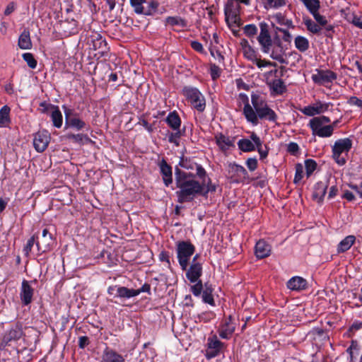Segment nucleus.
Segmentation results:
<instances>
[{
  "mask_svg": "<svg viewBox=\"0 0 362 362\" xmlns=\"http://www.w3.org/2000/svg\"><path fill=\"white\" fill-rule=\"evenodd\" d=\"M10 111L11 109L8 105H4L0 109V127H7L11 122Z\"/></svg>",
  "mask_w": 362,
  "mask_h": 362,
  "instance_id": "obj_36",
  "label": "nucleus"
},
{
  "mask_svg": "<svg viewBox=\"0 0 362 362\" xmlns=\"http://www.w3.org/2000/svg\"><path fill=\"white\" fill-rule=\"evenodd\" d=\"M286 86L281 78L273 80V95H281L286 91Z\"/></svg>",
  "mask_w": 362,
  "mask_h": 362,
  "instance_id": "obj_38",
  "label": "nucleus"
},
{
  "mask_svg": "<svg viewBox=\"0 0 362 362\" xmlns=\"http://www.w3.org/2000/svg\"><path fill=\"white\" fill-rule=\"evenodd\" d=\"M23 335L22 327L18 324L15 325L0 339V349H4L7 346H11L13 343L18 341Z\"/></svg>",
  "mask_w": 362,
  "mask_h": 362,
  "instance_id": "obj_11",
  "label": "nucleus"
},
{
  "mask_svg": "<svg viewBox=\"0 0 362 362\" xmlns=\"http://www.w3.org/2000/svg\"><path fill=\"white\" fill-rule=\"evenodd\" d=\"M312 15L320 26H325L327 25V21L326 18L324 16L320 15L318 11H316V13H314Z\"/></svg>",
  "mask_w": 362,
  "mask_h": 362,
  "instance_id": "obj_59",
  "label": "nucleus"
},
{
  "mask_svg": "<svg viewBox=\"0 0 362 362\" xmlns=\"http://www.w3.org/2000/svg\"><path fill=\"white\" fill-rule=\"evenodd\" d=\"M173 132L168 131V141L170 144H173L176 146H180V139L184 134L185 130L181 131L180 129L178 130H173Z\"/></svg>",
  "mask_w": 362,
  "mask_h": 362,
  "instance_id": "obj_35",
  "label": "nucleus"
},
{
  "mask_svg": "<svg viewBox=\"0 0 362 362\" xmlns=\"http://www.w3.org/2000/svg\"><path fill=\"white\" fill-rule=\"evenodd\" d=\"M93 48L95 50H99L98 53L103 55L107 50V44L106 40L98 33H93L91 36Z\"/></svg>",
  "mask_w": 362,
  "mask_h": 362,
  "instance_id": "obj_25",
  "label": "nucleus"
},
{
  "mask_svg": "<svg viewBox=\"0 0 362 362\" xmlns=\"http://www.w3.org/2000/svg\"><path fill=\"white\" fill-rule=\"evenodd\" d=\"M165 23L171 26H180L185 28L187 26V21L180 16H168L165 18Z\"/></svg>",
  "mask_w": 362,
  "mask_h": 362,
  "instance_id": "obj_40",
  "label": "nucleus"
},
{
  "mask_svg": "<svg viewBox=\"0 0 362 362\" xmlns=\"http://www.w3.org/2000/svg\"><path fill=\"white\" fill-rule=\"evenodd\" d=\"M304 24L308 30L313 34H319L321 30L320 26L309 18H304Z\"/></svg>",
  "mask_w": 362,
  "mask_h": 362,
  "instance_id": "obj_43",
  "label": "nucleus"
},
{
  "mask_svg": "<svg viewBox=\"0 0 362 362\" xmlns=\"http://www.w3.org/2000/svg\"><path fill=\"white\" fill-rule=\"evenodd\" d=\"M347 103L351 106H356L360 109H362V100L358 98L356 96L350 97Z\"/></svg>",
  "mask_w": 362,
  "mask_h": 362,
  "instance_id": "obj_62",
  "label": "nucleus"
},
{
  "mask_svg": "<svg viewBox=\"0 0 362 362\" xmlns=\"http://www.w3.org/2000/svg\"><path fill=\"white\" fill-rule=\"evenodd\" d=\"M236 320L231 315L225 318L218 329L219 336L222 339H228L235 332Z\"/></svg>",
  "mask_w": 362,
  "mask_h": 362,
  "instance_id": "obj_18",
  "label": "nucleus"
},
{
  "mask_svg": "<svg viewBox=\"0 0 362 362\" xmlns=\"http://www.w3.org/2000/svg\"><path fill=\"white\" fill-rule=\"evenodd\" d=\"M308 286L307 281L300 276L292 277L287 282V287L292 291L305 290Z\"/></svg>",
  "mask_w": 362,
  "mask_h": 362,
  "instance_id": "obj_26",
  "label": "nucleus"
},
{
  "mask_svg": "<svg viewBox=\"0 0 362 362\" xmlns=\"http://www.w3.org/2000/svg\"><path fill=\"white\" fill-rule=\"evenodd\" d=\"M50 116L54 127L60 128L62 126L63 117L58 106L56 105L55 107L52 110Z\"/></svg>",
  "mask_w": 362,
  "mask_h": 362,
  "instance_id": "obj_34",
  "label": "nucleus"
},
{
  "mask_svg": "<svg viewBox=\"0 0 362 362\" xmlns=\"http://www.w3.org/2000/svg\"><path fill=\"white\" fill-rule=\"evenodd\" d=\"M158 165L165 186L169 187L173 182L172 167L164 158L158 162Z\"/></svg>",
  "mask_w": 362,
  "mask_h": 362,
  "instance_id": "obj_19",
  "label": "nucleus"
},
{
  "mask_svg": "<svg viewBox=\"0 0 362 362\" xmlns=\"http://www.w3.org/2000/svg\"><path fill=\"white\" fill-rule=\"evenodd\" d=\"M328 107V103H322L320 101H319L313 105L305 107L301 110V112L305 115L314 116L315 115H319L327 111Z\"/></svg>",
  "mask_w": 362,
  "mask_h": 362,
  "instance_id": "obj_23",
  "label": "nucleus"
},
{
  "mask_svg": "<svg viewBox=\"0 0 362 362\" xmlns=\"http://www.w3.org/2000/svg\"><path fill=\"white\" fill-rule=\"evenodd\" d=\"M203 263L200 261V255L196 254L187 267L186 277L191 283H195L199 280L203 272Z\"/></svg>",
  "mask_w": 362,
  "mask_h": 362,
  "instance_id": "obj_9",
  "label": "nucleus"
},
{
  "mask_svg": "<svg viewBox=\"0 0 362 362\" xmlns=\"http://www.w3.org/2000/svg\"><path fill=\"white\" fill-rule=\"evenodd\" d=\"M238 103L239 107L242 105H244L243 107V115H245L247 122L252 123V124H257L256 116L255 115V111L253 107L250 105L249 103V98L247 95L245 93H240L238 96Z\"/></svg>",
  "mask_w": 362,
  "mask_h": 362,
  "instance_id": "obj_14",
  "label": "nucleus"
},
{
  "mask_svg": "<svg viewBox=\"0 0 362 362\" xmlns=\"http://www.w3.org/2000/svg\"><path fill=\"white\" fill-rule=\"evenodd\" d=\"M33 294L34 289L30 285V282L24 279L22 281L20 291V298L22 303L24 305L30 304L33 300Z\"/></svg>",
  "mask_w": 362,
  "mask_h": 362,
  "instance_id": "obj_21",
  "label": "nucleus"
},
{
  "mask_svg": "<svg viewBox=\"0 0 362 362\" xmlns=\"http://www.w3.org/2000/svg\"><path fill=\"white\" fill-rule=\"evenodd\" d=\"M330 122V119L326 116L316 117L310 119L309 125L313 134L320 137H329L333 133V125H325Z\"/></svg>",
  "mask_w": 362,
  "mask_h": 362,
  "instance_id": "obj_5",
  "label": "nucleus"
},
{
  "mask_svg": "<svg viewBox=\"0 0 362 362\" xmlns=\"http://www.w3.org/2000/svg\"><path fill=\"white\" fill-rule=\"evenodd\" d=\"M67 124L69 127L74 128L78 131L86 127V122L81 119L76 114H74V116L71 119H69Z\"/></svg>",
  "mask_w": 362,
  "mask_h": 362,
  "instance_id": "obj_37",
  "label": "nucleus"
},
{
  "mask_svg": "<svg viewBox=\"0 0 362 362\" xmlns=\"http://www.w3.org/2000/svg\"><path fill=\"white\" fill-rule=\"evenodd\" d=\"M275 18L278 23L286 25L288 28L292 27V21L286 18L285 16L281 13L275 14Z\"/></svg>",
  "mask_w": 362,
  "mask_h": 362,
  "instance_id": "obj_53",
  "label": "nucleus"
},
{
  "mask_svg": "<svg viewBox=\"0 0 362 362\" xmlns=\"http://www.w3.org/2000/svg\"><path fill=\"white\" fill-rule=\"evenodd\" d=\"M179 165L186 170H196L197 173L195 175V177H198L200 179H204L206 177V171L205 169L200 165L195 163L190 158H185L182 157L179 162Z\"/></svg>",
  "mask_w": 362,
  "mask_h": 362,
  "instance_id": "obj_17",
  "label": "nucleus"
},
{
  "mask_svg": "<svg viewBox=\"0 0 362 362\" xmlns=\"http://www.w3.org/2000/svg\"><path fill=\"white\" fill-rule=\"evenodd\" d=\"M182 93L193 108L199 112L204 111L206 100L198 88L192 86H185L182 88Z\"/></svg>",
  "mask_w": 362,
  "mask_h": 362,
  "instance_id": "obj_3",
  "label": "nucleus"
},
{
  "mask_svg": "<svg viewBox=\"0 0 362 362\" xmlns=\"http://www.w3.org/2000/svg\"><path fill=\"white\" fill-rule=\"evenodd\" d=\"M221 73V69L215 64L210 65V74L213 80L218 78Z\"/></svg>",
  "mask_w": 362,
  "mask_h": 362,
  "instance_id": "obj_57",
  "label": "nucleus"
},
{
  "mask_svg": "<svg viewBox=\"0 0 362 362\" xmlns=\"http://www.w3.org/2000/svg\"><path fill=\"white\" fill-rule=\"evenodd\" d=\"M190 45H191L192 48L194 50L197 51V52L202 53H202H205L204 49L203 47V45L199 42H198V41H192Z\"/></svg>",
  "mask_w": 362,
  "mask_h": 362,
  "instance_id": "obj_64",
  "label": "nucleus"
},
{
  "mask_svg": "<svg viewBox=\"0 0 362 362\" xmlns=\"http://www.w3.org/2000/svg\"><path fill=\"white\" fill-rule=\"evenodd\" d=\"M244 33L249 37L255 36L257 33V28L254 24L246 25L244 28Z\"/></svg>",
  "mask_w": 362,
  "mask_h": 362,
  "instance_id": "obj_52",
  "label": "nucleus"
},
{
  "mask_svg": "<svg viewBox=\"0 0 362 362\" xmlns=\"http://www.w3.org/2000/svg\"><path fill=\"white\" fill-rule=\"evenodd\" d=\"M18 47L22 49H30L32 47V42L30 36V32L24 30L18 37Z\"/></svg>",
  "mask_w": 362,
  "mask_h": 362,
  "instance_id": "obj_30",
  "label": "nucleus"
},
{
  "mask_svg": "<svg viewBox=\"0 0 362 362\" xmlns=\"http://www.w3.org/2000/svg\"><path fill=\"white\" fill-rule=\"evenodd\" d=\"M356 241V237L350 235L344 238L337 246V253H343L351 248Z\"/></svg>",
  "mask_w": 362,
  "mask_h": 362,
  "instance_id": "obj_31",
  "label": "nucleus"
},
{
  "mask_svg": "<svg viewBox=\"0 0 362 362\" xmlns=\"http://www.w3.org/2000/svg\"><path fill=\"white\" fill-rule=\"evenodd\" d=\"M138 296V292L135 291V289L128 288L125 286H119L117 288V293H115V297L121 299H129L132 297Z\"/></svg>",
  "mask_w": 362,
  "mask_h": 362,
  "instance_id": "obj_32",
  "label": "nucleus"
},
{
  "mask_svg": "<svg viewBox=\"0 0 362 362\" xmlns=\"http://www.w3.org/2000/svg\"><path fill=\"white\" fill-rule=\"evenodd\" d=\"M67 138L72 142L78 144H83L90 141V138L87 135L83 134H69L67 135Z\"/></svg>",
  "mask_w": 362,
  "mask_h": 362,
  "instance_id": "obj_41",
  "label": "nucleus"
},
{
  "mask_svg": "<svg viewBox=\"0 0 362 362\" xmlns=\"http://www.w3.org/2000/svg\"><path fill=\"white\" fill-rule=\"evenodd\" d=\"M327 185L324 182H318L314 186L313 198L318 202H321L326 194Z\"/></svg>",
  "mask_w": 362,
  "mask_h": 362,
  "instance_id": "obj_29",
  "label": "nucleus"
},
{
  "mask_svg": "<svg viewBox=\"0 0 362 362\" xmlns=\"http://www.w3.org/2000/svg\"><path fill=\"white\" fill-rule=\"evenodd\" d=\"M226 348V344L218 339L216 335L209 337L207 339V348L206 350V358L211 359L223 354Z\"/></svg>",
  "mask_w": 362,
  "mask_h": 362,
  "instance_id": "obj_13",
  "label": "nucleus"
},
{
  "mask_svg": "<svg viewBox=\"0 0 362 362\" xmlns=\"http://www.w3.org/2000/svg\"><path fill=\"white\" fill-rule=\"evenodd\" d=\"M303 3L305 6L309 11V12L313 14L318 11L320 8V0H300Z\"/></svg>",
  "mask_w": 362,
  "mask_h": 362,
  "instance_id": "obj_39",
  "label": "nucleus"
},
{
  "mask_svg": "<svg viewBox=\"0 0 362 362\" xmlns=\"http://www.w3.org/2000/svg\"><path fill=\"white\" fill-rule=\"evenodd\" d=\"M145 0H130L131 5L134 8V11L138 14L144 13L143 3Z\"/></svg>",
  "mask_w": 362,
  "mask_h": 362,
  "instance_id": "obj_55",
  "label": "nucleus"
},
{
  "mask_svg": "<svg viewBox=\"0 0 362 362\" xmlns=\"http://www.w3.org/2000/svg\"><path fill=\"white\" fill-rule=\"evenodd\" d=\"M240 0H228L224 8L226 21L228 25L237 24L240 21Z\"/></svg>",
  "mask_w": 362,
  "mask_h": 362,
  "instance_id": "obj_12",
  "label": "nucleus"
},
{
  "mask_svg": "<svg viewBox=\"0 0 362 362\" xmlns=\"http://www.w3.org/2000/svg\"><path fill=\"white\" fill-rule=\"evenodd\" d=\"M195 252V247L190 241L176 243L177 258L182 270H186L191 257Z\"/></svg>",
  "mask_w": 362,
  "mask_h": 362,
  "instance_id": "obj_4",
  "label": "nucleus"
},
{
  "mask_svg": "<svg viewBox=\"0 0 362 362\" xmlns=\"http://www.w3.org/2000/svg\"><path fill=\"white\" fill-rule=\"evenodd\" d=\"M291 38V35L286 29L276 28L275 35L273 37V59L277 60L281 64H287L281 39L289 42Z\"/></svg>",
  "mask_w": 362,
  "mask_h": 362,
  "instance_id": "obj_2",
  "label": "nucleus"
},
{
  "mask_svg": "<svg viewBox=\"0 0 362 362\" xmlns=\"http://www.w3.org/2000/svg\"><path fill=\"white\" fill-rule=\"evenodd\" d=\"M158 259L160 262H165L168 264V267L170 268V255L168 252L165 250L161 251L158 255Z\"/></svg>",
  "mask_w": 362,
  "mask_h": 362,
  "instance_id": "obj_60",
  "label": "nucleus"
},
{
  "mask_svg": "<svg viewBox=\"0 0 362 362\" xmlns=\"http://www.w3.org/2000/svg\"><path fill=\"white\" fill-rule=\"evenodd\" d=\"M251 103L253 106L257 124L258 119H262L269 115L271 109L269 108L265 100V97L263 95L252 94Z\"/></svg>",
  "mask_w": 362,
  "mask_h": 362,
  "instance_id": "obj_7",
  "label": "nucleus"
},
{
  "mask_svg": "<svg viewBox=\"0 0 362 362\" xmlns=\"http://www.w3.org/2000/svg\"><path fill=\"white\" fill-rule=\"evenodd\" d=\"M51 139L50 134L47 130L39 131L34 134L33 146L35 149L42 153L47 148Z\"/></svg>",
  "mask_w": 362,
  "mask_h": 362,
  "instance_id": "obj_15",
  "label": "nucleus"
},
{
  "mask_svg": "<svg viewBox=\"0 0 362 362\" xmlns=\"http://www.w3.org/2000/svg\"><path fill=\"white\" fill-rule=\"evenodd\" d=\"M271 247L264 240H259L255 245V255L258 258H264L269 255Z\"/></svg>",
  "mask_w": 362,
  "mask_h": 362,
  "instance_id": "obj_28",
  "label": "nucleus"
},
{
  "mask_svg": "<svg viewBox=\"0 0 362 362\" xmlns=\"http://www.w3.org/2000/svg\"><path fill=\"white\" fill-rule=\"evenodd\" d=\"M204 289V288H203L202 282L200 279L195 282V284L192 285L190 287V291L194 296L197 297L200 296Z\"/></svg>",
  "mask_w": 362,
  "mask_h": 362,
  "instance_id": "obj_49",
  "label": "nucleus"
},
{
  "mask_svg": "<svg viewBox=\"0 0 362 362\" xmlns=\"http://www.w3.org/2000/svg\"><path fill=\"white\" fill-rule=\"evenodd\" d=\"M270 26L266 21H262L259 23L260 33L257 37V41L261 47V50L264 53H268L272 47Z\"/></svg>",
  "mask_w": 362,
  "mask_h": 362,
  "instance_id": "obj_10",
  "label": "nucleus"
},
{
  "mask_svg": "<svg viewBox=\"0 0 362 362\" xmlns=\"http://www.w3.org/2000/svg\"><path fill=\"white\" fill-rule=\"evenodd\" d=\"M54 243V239L52 233L47 228H43L41 237L38 236L36 241V247L38 252H45L50 250L52 245Z\"/></svg>",
  "mask_w": 362,
  "mask_h": 362,
  "instance_id": "obj_16",
  "label": "nucleus"
},
{
  "mask_svg": "<svg viewBox=\"0 0 362 362\" xmlns=\"http://www.w3.org/2000/svg\"><path fill=\"white\" fill-rule=\"evenodd\" d=\"M273 67L275 69H273V75L277 79L281 78L284 76V74L287 71V69L284 66H276L275 63H273Z\"/></svg>",
  "mask_w": 362,
  "mask_h": 362,
  "instance_id": "obj_54",
  "label": "nucleus"
},
{
  "mask_svg": "<svg viewBox=\"0 0 362 362\" xmlns=\"http://www.w3.org/2000/svg\"><path fill=\"white\" fill-rule=\"evenodd\" d=\"M242 45L243 46V54L244 56L250 60H252L255 57V50L248 45V42L247 40H244L242 42Z\"/></svg>",
  "mask_w": 362,
  "mask_h": 362,
  "instance_id": "obj_45",
  "label": "nucleus"
},
{
  "mask_svg": "<svg viewBox=\"0 0 362 362\" xmlns=\"http://www.w3.org/2000/svg\"><path fill=\"white\" fill-rule=\"evenodd\" d=\"M214 291V288L211 287V285H208L207 284L204 286V289L202 292V300L205 303H208L210 305L214 306L215 305V301L214 299V296L212 295V293Z\"/></svg>",
  "mask_w": 362,
  "mask_h": 362,
  "instance_id": "obj_33",
  "label": "nucleus"
},
{
  "mask_svg": "<svg viewBox=\"0 0 362 362\" xmlns=\"http://www.w3.org/2000/svg\"><path fill=\"white\" fill-rule=\"evenodd\" d=\"M351 146L352 141L349 138L339 139L335 141L332 147V157L339 165H343L346 163V159L341 154L344 152H348L351 149Z\"/></svg>",
  "mask_w": 362,
  "mask_h": 362,
  "instance_id": "obj_8",
  "label": "nucleus"
},
{
  "mask_svg": "<svg viewBox=\"0 0 362 362\" xmlns=\"http://www.w3.org/2000/svg\"><path fill=\"white\" fill-rule=\"evenodd\" d=\"M195 175L180 170L177 166L175 168V181L177 190L175 195L177 202L183 204L190 202L198 196L204 189L205 178L199 182L195 179Z\"/></svg>",
  "mask_w": 362,
  "mask_h": 362,
  "instance_id": "obj_1",
  "label": "nucleus"
},
{
  "mask_svg": "<svg viewBox=\"0 0 362 362\" xmlns=\"http://www.w3.org/2000/svg\"><path fill=\"white\" fill-rule=\"evenodd\" d=\"M22 57L26 62L28 66L30 69H35L37 64V60L35 59L33 54L30 52L23 53Z\"/></svg>",
  "mask_w": 362,
  "mask_h": 362,
  "instance_id": "obj_46",
  "label": "nucleus"
},
{
  "mask_svg": "<svg viewBox=\"0 0 362 362\" xmlns=\"http://www.w3.org/2000/svg\"><path fill=\"white\" fill-rule=\"evenodd\" d=\"M37 239H38V234L35 233L27 242L23 248V252L26 256H28L32 250L34 244L36 245Z\"/></svg>",
  "mask_w": 362,
  "mask_h": 362,
  "instance_id": "obj_47",
  "label": "nucleus"
},
{
  "mask_svg": "<svg viewBox=\"0 0 362 362\" xmlns=\"http://www.w3.org/2000/svg\"><path fill=\"white\" fill-rule=\"evenodd\" d=\"M239 148L243 151H251L255 150V144L251 140L243 139L238 142Z\"/></svg>",
  "mask_w": 362,
  "mask_h": 362,
  "instance_id": "obj_44",
  "label": "nucleus"
},
{
  "mask_svg": "<svg viewBox=\"0 0 362 362\" xmlns=\"http://www.w3.org/2000/svg\"><path fill=\"white\" fill-rule=\"evenodd\" d=\"M216 189V187L211 182V180L208 177L207 181L205 180L204 189L201 193V195L203 197H206L209 192H215Z\"/></svg>",
  "mask_w": 362,
  "mask_h": 362,
  "instance_id": "obj_50",
  "label": "nucleus"
},
{
  "mask_svg": "<svg viewBox=\"0 0 362 362\" xmlns=\"http://www.w3.org/2000/svg\"><path fill=\"white\" fill-rule=\"evenodd\" d=\"M158 6V3L152 1L150 3H148V8L146 10L144 9V13L142 14H144L146 16H151L156 11Z\"/></svg>",
  "mask_w": 362,
  "mask_h": 362,
  "instance_id": "obj_56",
  "label": "nucleus"
},
{
  "mask_svg": "<svg viewBox=\"0 0 362 362\" xmlns=\"http://www.w3.org/2000/svg\"><path fill=\"white\" fill-rule=\"evenodd\" d=\"M56 105L47 103L45 101L41 102L40 103V107L38 108V110L43 114H46L48 112L49 110H52Z\"/></svg>",
  "mask_w": 362,
  "mask_h": 362,
  "instance_id": "obj_58",
  "label": "nucleus"
},
{
  "mask_svg": "<svg viewBox=\"0 0 362 362\" xmlns=\"http://www.w3.org/2000/svg\"><path fill=\"white\" fill-rule=\"evenodd\" d=\"M296 173L293 180L295 184H298L303 177V166L301 163H297L295 167Z\"/></svg>",
  "mask_w": 362,
  "mask_h": 362,
  "instance_id": "obj_51",
  "label": "nucleus"
},
{
  "mask_svg": "<svg viewBox=\"0 0 362 362\" xmlns=\"http://www.w3.org/2000/svg\"><path fill=\"white\" fill-rule=\"evenodd\" d=\"M295 46L300 52H305L309 47V42L303 36H297L295 38Z\"/></svg>",
  "mask_w": 362,
  "mask_h": 362,
  "instance_id": "obj_42",
  "label": "nucleus"
},
{
  "mask_svg": "<svg viewBox=\"0 0 362 362\" xmlns=\"http://www.w3.org/2000/svg\"><path fill=\"white\" fill-rule=\"evenodd\" d=\"M305 168L307 177H310L317 168V163L313 159H307L305 161Z\"/></svg>",
  "mask_w": 362,
  "mask_h": 362,
  "instance_id": "obj_48",
  "label": "nucleus"
},
{
  "mask_svg": "<svg viewBox=\"0 0 362 362\" xmlns=\"http://www.w3.org/2000/svg\"><path fill=\"white\" fill-rule=\"evenodd\" d=\"M227 177L230 183H250L251 179L246 169L235 163H230L228 165Z\"/></svg>",
  "mask_w": 362,
  "mask_h": 362,
  "instance_id": "obj_6",
  "label": "nucleus"
},
{
  "mask_svg": "<svg viewBox=\"0 0 362 362\" xmlns=\"http://www.w3.org/2000/svg\"><path fill=\"white\" fill-rule=\"evenodd\" d=\"M165 122L172 130H178L182 124L181 118L175 110L168 115Z\"/></svg>",
  "mask_w": 362,
  "mask_h": 362,
  "instance_id": "obj_27",
  "label": "nucleus"
},
{
  "mask_svg": "<svg viewBox=\"0 0 362 362\" xmlns=\"http://www.w3.org/2000/svg\"><path fill=\"white\" fill-rule=\"evenodd\" d=\"M287 151L291 155L297 156L299 153V146L295 142H291L288 145Z\"/></svg>",
  "mask_w": 362,
  "mask_h": 362,
  "instance_id": "obj_61",
  "label": "nucleus"
},
{
  "mask_svg": "<svg viewBox=\"0 0 362 362\" xmlns=\"http://www.w3.org/2000/svg\"><path fill=\"white\" fill-rule=\"evenodd\" d=\"M337 78V74L330 70H318L317 74L312 76L315 83L324 84L331 83Z\"/></svg>",
  "mask_w": 362,
  "mask_h": 362,
  "instance_id": "obj_20",
  "label": "nucleus"
},
{
  "mask_svg": "<svg viewBox=\"0 0 362 362\" xmlns=\"http://www.w3.org/2000/svg\"><path fill=\"white\" fill-rule=\"evenodd\" d=\"M100 362H125V359L115 350L106 347L103 351Z\"/></svg>",
  "mask_w": 362,
  "mask_h": 362,
  "instance_id": "obj_22",
  "label": "nucleus"
},
{
  "mask_svg": "<svg viewBox=\"0 0 362 362\" xmlns=\"http://www.w3.org/2000/svg\"><path fill=\"white\" fill-rule=\"evenodd\" d=\"M246 165L250 171H254L257 167V160L256 158H250L246 160Z\"/></svg>",
  "mask_w": 362,
  "mask_h": 362,
  "instance_id": "obj_63",
  "label": "nucleus"
},
{
  "mask_svg": "<svg viewBox=\"0 0 362 362\" xmlns=\"http://www.w3.org/2000/svg\"><path fill=\"white\" fill-rule=\"evenodd\" d=\"M214 139L216 145L222 152H226L231 147H234L233 139L222 133L216 134L214 136Z\"/></svg>",
  "mask_w": 362,
  "mask_h": 362,
  "instance_id": "obj_24",
  "label": "nucleus"
}]
</instances>
